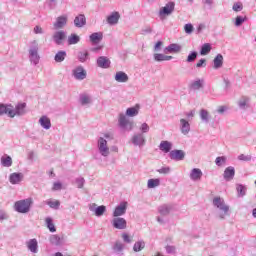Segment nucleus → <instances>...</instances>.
I'll return each instance as SVG.
<instances>
[{
    "instance_id": "49530a36",
    "label": "nucleus",
    "mask_w": 256,
    "mask_h": 256,
    "mask_svg": "<svg viewBox=\"0 0 256 256\" xmlns=\"http://www.w3.org/2000/svg\"><path fill=\"white\" fill-rule=\"evenodd\" d=\"M198 55H199V54L197 53V51H192V52H190L189 55H188V57H187V59H186V62H187V63H193V62H195V60L197 59Z\"/></svg>"
},
{
    "instance_id": "37998d69",
    "label": "nucleus",
    "mask_w": 256,
    "mask_h": 256,
    "mask_svg": "<svg viewBox=\"0 0 256 256\" xmlns=\"http://www.w3.org/2000/svg\"><path fill=\"white\" fill-rule=\"evenodd\" d=\"M143 249H145V241L143 240L137 241L133 246L135 253H139V251H143Z\"/></svg>"
},
{
    "instance_id": "bb28decb",
    "label": "nucleus",
    "mask_w": 256,
    "mask_h": 256,
    "mask_svg": "<svg viewBox=\"0 0 256 256\" xmlns=\"http://www.w3.org/2000/svg\"><path fill=\"white\" fill-rule=\"evenodd\" d=\"M203 177V172L199 168H194L190 172L191 181H199Z\"/></svg>"
},
{
    "instance_id": "9b49d317",
    "label": "nucleus",
    "mask_w": 256,
    "mask_h": 256,
    "mask_svg": "<svg viewBox=\"0 0 256 256\" xmlns=\"http://www.w3.org/2000/svg\"><path fill=\"white\" fill-rule=\"evenodd\" d=\"M52 39L56 45H63L64 39H67V32L63 30L56 31L53 34Z\"/></svg>"
},
{
    "instance_id": "20e7f679",
    "label": "nucleus",
    "mask_w": 256,
    "mask_h": 256,
    "mask_svg": "<svg viewBox=\"0 0 256 256\" xmlns=\"http://www.w3.org/2000/svg\"><path fill=\"white\" fill-rule=\"evenodd\" d=\"M33 204V200L31 198H27L24 200H19L15 202L14 208L17 213H29L31 211V205Z\"/></svg>"
},
{
    "instance_id": "cd10ccee",
    "label": "nucleus",
    "mask_w": 256,
    "mask_h": 256,
    "mask_svg": "<svg viewBox=\"0 0 256 256\" xmlns=\"http://www.w3.org/2000/svg\"><path fill=\"white\" fill-rule=\"evenodd\" d=\"M103 40V33L101 32H94L90 35V41L92 45H98Z\"/></svg>"
},
{
    "instance_id": "e2e57ef3",
    "label": "nucleus",
    "mask_w": 256,
    "mask_h": 256,
    "mask_svg": "<svg viewBox=\"0 0 256 256\" xmlns=\"http://www.w3.org/2000/svg\"><path fill=\"white\" fill-rule=\"evenodd\" d=\"M228 109L229 108L227 106H219L216 111L219 115H223Z\"/></svg>"
},
{
    "instance_id": "bf43d9fd",
    "label": "nucleus",
    "mask_w": 256,
    "mask_h": 256,
    "mask_svg": "<svg viewBox=\"0 0 256 256\" xmlns=\"http://www.w3.org/2000/svg\"><path fill=\"white\" fill-rule=\"evenodd\" d=\"M63 189V184L61 182H54L52 186V191H61Z\"/></svg>"
},
{
    "instance_id": "f03ea898",
    "label": "nucleus",
    "mask_w": 256,
    "mask_h": 256,
    "mask_svg": "<svg viewBox=\"0 0 256 256\" xmlns=\"http://www.w3.org/2000/svg\"><path fill=\"white\" fill-rule=\"evenodd\" d=\"M212 205L215 209L219 211L218 217L220 219H225V217L229 216V205L225 203V199L221 196H216L212 200Z\"/></svg>"
},
{
    "instance_id": "13d9d810",
    "label": "nucleus",
    "mask_w": 256,
    "mask_h": 256,
    "mask_svg": "<svg viewBox=\"0 0 256 256\" xmlns=\"http://www.w3.org/2000/svg\"><path fill=\"white\" fill-rule=\"evenodd\" d=\"M244 21H246V18H243L242 16H237L235 20V26L241 27L243 25Z\"/></svg>"
},
{
    "instance_id": "774afa93",
    "label": "nucleus",
    "mask_w": 256,
    "mask_h": 256,
    "mask_svg": "<svg viewBox=\"0 0 256 256\" xmlns=\"http://www.w3.org/2000/svg\"><path fill=\"white\" fill-rule=\"evenodd\" d=\"M163 45L162 41H158L154 46V51H159L161 49V46Z\"/></svg>"
},
{
    "instance_id": "7ed1b4c3",
    "label": "nucleus",
    "mask_w": 256,
    "mask_h": 256,
    "mask_svg": "<svg viewBox=\"0 0 256 256\" xmlns=\"http://www.w3.org/2000/svg\"><path fill=\"white\" fill-rule=\"evenodd\" d=\"M29 61L32 65H39L41 61V56L39 55V44L37 41H33L29 49Z\"/></svg>"
},
{
    "instance_id": "ea45409f",
    "label": "nucleus",
    "mask_w": 256,
    "mask_h": 256,
    "mask_svg": "<svg viewBox=\"0 0 256 256\" xmlns=\"http://www.w3.org/2000/svg\"><path fill=\"white\" fill-rule=\"evenodd\" d=\"M171 59H173V56H167L165 54H154V60L157 62H161V61H171Z\"/></svg>"
},
{
    "instance_id": "3c124183",
    "label": "nucleus",
    "mask_w": 256,
    "mask_h": 256,
    "mask_svg": "<svg viewBox=\"0 0 256 256\" xmlns=\"http://www.w3.org/2000/svg\"><path fill=\"white\" fill-rule=\"evenodd\" d=\"M139 131H141L140 133H142V135H145V133H149V131H150L149 124H147L145 122L142 123L139 128Z\"/></svg>"
},
{
    "instance_id": "f8f14e48",
    "label": "nucleus",
    "mask_w": 256,
    "mask_h": 256,
    "mask_svg": "<svg viewBox=\"0 0 256 256\" xmlns=\"http://www.w3.org/2000/svg\"><path fill=\"white\" fill-rule=\"evenodd\" d=\"M127 213V202H121L115 207L113 217H123Z\"/></svg>"
},
{
    "instance_id": "680f3d73",
    "label": "nucleus",
    "mask_w": 256,
    "mask_h": 256,
    "mask_svg": "<svg viewBox=\"0 0 256 256\" xmlns=\"http://www.w3.org/2000/svg\"><path fill=\"white\" fill-rule=\"evenodd\" d=\"M206 66H207V60H205V58H201L196 64L197 69H201V67H206Z\"/></svg>"
},
{
    "instance_id": "5fc2aeb1",
    "label": "nucleus",
    "mask_w": 256,
    "mask_h": 256,
    "mask_svg": "<svg viewBox=\"0 0 256 256\" xmlns=\"http://www.w3.org/2000/svg\"><path fill=\"white\" fill-rule=\"evenodd\" d=\"M113 249H114L115 253H121V251H123V243L116 242L113 246Z\"/></svg>"
},
{
    "instance_id": "39448f33",
    "label": "nucleus",
    "mask_w": 256,
    "mask_h": 256,
    "mask_svg": "<svg viewBox=\"0 0 256 256\" xmlns=\"http://www.w3.org/2000/svg\"><path fill=\"white\" fill-rule=\"evenodd\" d=\"M98 151L102 157H109V146H107V140L103 137L98 139Z\"/></svg>"
},
{
    "instance_id": "0eeeda50",
    "label": "nucleus",
    "mask_w": 256,
    "mask_h": 256,
    "mask_svg": "<svg viewBox=\"0 0 256 256\" xmlns=\"http://www.w3.org/2000/svg\"><path fill=\"white\" fill-rule=\"evenodd\" d=\"M175 11V2H168L159 11V17H167Z\"/></svg>"
},
{
    "instance_id": "e433bc0d",
    "label": "nucleus",
    "mask_w": 256,
    "mask_h": 256,
    "mask_svg": "<svg viewBox=\"0 0 256 256\" xmlns=\"http://www.w3.org/2000/svg\"><path fill=\"white\" fill-rule=\"evenodd\" d=\"M168 53H179L181 51V46L179 44H170L165 48Z\"/></svg>"
},
{
    "instance_id": "f3484780",
    "label": "nucleus",
    "mask_w": 256,
    "mask_h": 256,
    "mask_svg": "<svg viewBox=\"0 0 256 256\" xmlns=\"http://www.w3.org/2000/svg\"><path fill=\"white\" fill-rule=\"evenodd\" d=\"M26 107L27 103H19L18 105H16V107H13L14 117L16 115H18L19 117L25 115V113H27V111L25 110Z\"/></svg>"
},
{
    "instance_id": "603ef678",
    "label": "nucleus",
    "mask_w": 256,
    "mask_h": 256,
    "mask_svg": "<svg viewBox=\"0 0 256 256\" xmlns=\"http://www.w3.org/2000/svg\"><path fill=\"white\" fill-rule=\"evenodd\" d=\"M232 9L236 13H239V11H243V3H241V2L234 3L233 6H232Z\"/></svg>"
},
{
    "instance_id": "6e6552de",
    "label": "nucleus",
    "mask_w": 256,
    "mask_h": 256,
    "mask_svg": "<svg viewBox=\"0 0 256 256\" xmlns=\"http://www.w3.org/2000/svg\"><path fill=\"white\" fill-rule=\"evenodd\" d=\"M132 143L135 147H144L147 140L145 139V135L143 133H136L131 138Z\"/></svg>"
},
{
    "instance_id": "a19ab883",
    "label": "nucleus",
    "mask_w": 256,
    "mask_h": 256,
    "mask_svg": "<svg viewBox=\"0 0 256 256\" xmlns=\"http://www.w3.org/2000/svg\"><path fill=\"white\" fill-rule=\"evenodd\" d=\"M50 243L59 247L60 245H63V238L58 235H52L50 236Z\"/></svg>"
},
{
    "instance_id": "7c9ffc66",
    "label": "nucleus",
    "mask_w": 256,
    "mask_h": 256,
    "mask_svg": "<svg viewBox=\"0 0 256 256\" xmlns=\"http://www.w3.org/2000/svg\"><path fill=\"white\" fill-rule=\"evenodd\" d=\"M77 59L80 63H87L89 61V51L83 50L78 52Z\"/></svg>"
},
{
    "instance_id": "a878e982",
    "label": "nucleus",
    "mask_w": 256,
    "mask_h": 256,
    "mask_svg": "<svg viewBox=\"0 0 256 256\" xmlns=\"http://www.w3.org/2000/svg\"><path fill=\"white\" fill-rule=\"evenodd\" d=\"M86 23H87V18H85V15L83 14L76 16L74 19L75 27H78V28L85 27Z\"/></svg>"
},
{
    "instance_id": "c03bdc74",
    "label": "nucleus",
    "mask_w": 256,
    "mask_h": 256,
    "mask_svg": "<svg viewBox=\"0 0 256 256\" xmlns=\"http://www.w3.org/2000/svg\"><path fill=\"white\" fill-rule=\"evenodd\" d=\"M46 205H48L50 209H59L61 202H59V200H47Z\"/></svg>"
},
{
    "instance_id": "6ab92c4d",
    "label": "nucleus",
    "mask_w": 256,
    "mask_h": 256,
    "mask_svg": "<svg viewBox=\"0 0 256 256\" xmlns=\"http://www.w3.org/2000/svg\"><path fill=\"white\" fill-rule=\"evenodd\" d=\"M171 211H173V204H163L158 207V212L163 217H167V215H169V213H171Z\"/></svg>"
},
{
    "instance_id": "2eb2a0df",
    "label": "nucleus",
    "mask_w": 256,
    "mask_h": 256,
    "mask_svg": "<svg viewBox=\"0 0 256 256\" xmlns=\"http://www.w3.org/2000/svg\"><path fill=\"white\" fill-rule=\"evenodd\" d=\"M23 173L21 172H14L12 174H10L9 176V182L11 183V185H19V183H21V181H23Z\"/></svg>"
},
{
    "instance_id": "aec40b11",
    "label": "nucleus",
    "mask_w": 256,
    "mask_h": 256,
    "mask_svg": "<svg viewBox=\"0 0 256 256\" xmlns=\"http://www.w3.org/2000/svg\"><path fill=\"white\" fill-rule=\"evenodd\" d=\"M223 177L225 181H233L235 178V167L229 166L224 170Z\"/></svg>"
},
{
    "instance_id": "4468645a",
    "label": "nucleus",
    "mask_w": 256,
    "mask_h": 256,
    "mask_svg": "<svg viewBox=\"0 0 256 256\" xmlns=\"http://www.w3.org/2000/svg\"><path fill=\"white\" fill-rule=\"evenodd\" d=\"M96 63L100 69H109V67H111V60H109L107 56L98 57Z\"/></svg>"
},
{
    "instance_id": "5701e85b",
    "label": "nucleus",
    "mask_w": 256,
    "mask_h": 256,
    "mask_svg": "<svg viewBox=\"0 0 256 256\" xmlns=\"http://www.w3.org/2000/svg\"><path fill=\"white\" fill-rule=\"evenodd\" d=\"M119 19H121L119 12H113L107 17V23L108 25H117L119 23Z\"/></svg>"
},
{
    "instance_id": "f257e3e1",
    "label": "nucleus",
    "mask_w": 256,
    "mask_h": 256,
    "mask_svg": "<svg viewBox=\"0 0 256 256\" xmlns=\"http://www.w3.org/2000/svg\"><path fill=\"white\" fill-rule=\"evenodd\" d=\"M139 115V105L135 107L127 108L126 115L123 113L119 114L118 125L123 131H133L134 122L129 120L127 117H137Z\"/></svg>"
},
{
    "instance_id": "1a4fd4ad",
    "label": "nucleus",
    "mask_w": 256,
    "mask_h": 256,
    "mask_svg": "<svg viewBox=\"0 0 256 256\" xmlns=\"http://www.w3.org/2000/svg\"><path fill=\"white\" fill-rule=\"evenodd\" d=\"M3 115H8V117H15V113H13V105L0 103V117Z\"/></svg>"
},
{
    "instance_id": "a18cd8bd",
    "label": "nucleus",
    "mask_w": 256,
    "mask_h": 256,
    "mask_svg": "<svg viewBox=\"0 0 256 256\" xmlns=\"http://www.w3.org/2000/svg\"><path fill=\"white\" fill-rule=\"evenodd\" d=\"M46 225L50 233H55V231H57V228H55V224H53V219H51L50 217L46 218Z\"/></svg>"
},
{
    "instance_id": "338daca9",
    "label": "nucleus",
    "mask_w": 256,
    "mask_h": 256,
    "mask_svg": "<svg viewBox=\"0 0 256 256\" xmlns=\"http://www.w3.org/2000/svg\"><path fill=\"white\" fill-rule=\"evenodd\" d=\"M9 219V216L5 212H0V221H5Z\"/></svg>"
},
{
    "instance_id": "052dcab7",
    "label": "nucleus",
    "mask_w": 256,
    "mask_h": 256,
    "mask_svg": "<svg viewBox=\"0 0 256 256\" xmlns=\"http://www.w3.org/2000/svg\"><path fill=\"white\" fill-rule=\"evenodd\" d=\"M184 31L188 35H191V33H193V24H191V23L185 24Z\"/></svg>"
},
{
    "instance_id": "69168bd1",
    "label": "nucleus",
    "mask_w": 256,
    "mask_h": 256,
    "mask_svg": "<svg viewBox=\"0 0 256 256\" xmlns=\"http://www.w3.org/2000/svg\"><path fill=\"white\" fill-rule=\"evenodd\" d=\"M34 33L36 35H43V28H41V26H35L34 27Z\"/></svg>"
},
{
    "instance_id": "473e14b6",
    "label": "nucleus",
    "mask_w": 256,
    "mask_h": 256,
    "mask_svg": "<svg viewBox=\"0 0 256 256\" xmlns=\"http://www.w3.org/2000/svg\"><path fill=\"white\" fill-rule=\"evenodd\" d=\"M237 197H245L247 195V186L236 184Z\"/></svg>"
},
{
    "instance_id": "9d476101",
    "label": "nucleus",
    "mask_w": 256,
    "mask_h": 256,
    "mask_svg": "<svg viewBox=\"0 0 256 256\" xmlns=\"http://www.w3.org/2000/svg\"><path fill=\"white\" fill-rule=\"evenodd\" d=\"M111 224L114 227V229H127V220H125V218L114 217V219H112Z\"/></svg>"
},
{
    "instance_id": "0e129e2a",
    "label": "nucleus",
    "mask_w": 256,
    "mask_h": 256,
    "mask_svg": "<svg viewBox=\"0 0 256 256\" xmlns=\"http://www.w3.org/2000/svg\"><path fill=\"white\" fill-rule=\"evenodd\" d=\"M176 248L175 246H166V253H169L170 255L175 254Z\"/></svg>"
},
{
    "instance_id": "393cba45",
    "label": "nucleus",
    "mask_w": 256,
    "mask_h": 256,
    "mask_svg": "<svg viewBox=\"0 0 256 256\" xmlns=\"http://www.w3.org/2000/svg\"><path fill=\"white\" fill-rule=\"evenodd\" d=\"M114 79L117 81V83H127V81H129V76L127 73L119 71L115 74Z\"/></svg>"
},
{
    "instance_id": "c756f323",
    "label": "nucleus",
    "mask_w": 256,
    "mask_h": 256,
    "mask_svg": "<svg viewBox=\"0 0 256 256\" xmlns=\"http://www.w3.org/2000/svg\"><path fill=\"white\" fill-rule=\"evenodd\" d=\"M39 124L43 129L49 130L51 129V119L47 116H42L39 119Z\"/></svg>"
},
{
    "instance_id": "4c0bfd02",
    "label": "nucleus",
    "mask_w": 256,
    "mask_h": 256,
    "mask_svg": "<svg viewBox=\"0 0 256 256\" xmlns=\"http://www.w3.org/2000/svg\"><path fill=\"white\" fill-rule=\"evenodd\" d=\"M200 119L203 123H209V120L211 119V115H209V111L205 109L200 110Z\"/></svg>"
},
{
    "instance_id": "09e8293b",
    "label": "nucleus",
    "mask_w": 256,
    "mask_h": 256,
    "mask_svg": "<svg viewBox=\"0 0 256 256\" xmlns=\"http://www.w3.org/2000/svg\"><path fill=\"white\" fill-rule=\"evenodd\" d=\"M226 162H227V158L225 156H219L215 160V163L218 167L225 165Z\"/></svg>"
},
{
    "instance_id": "b1692460",
    "label": "nucleus",
    "mask_w": 256,
    "mask_h": 256,
    "mask_svg": "<svg viewBox=\"0 0 256 256\" xmlns=\"http://www.w3.org/2000/svg\"><path fill=\"white\" fill-rule=\"evenodd\" d=\"M159 149L160 151H163V153H171V149H173V144L167 140L161 141Z\"/></svg>"
},
{
    "instance_id": "c9c22d12",
    "label": "nucleus",
    "mask_w": 256,
    "mask_h": 256,
    "mask_svg": "<svg viewBox=\"0 0 256 256\" xmlns=\"http://www.w3.org/2000/svg\"><path fill=\"white\" fill-rule=\"evenodd\" d=\"M161 185V180L159 178L149 179L147 183L148 189H155V187H159Z\"/></svg>"
},
{
    "instance_id": "a211bd4d",
    "label": "nucleus",
    "mask_w": 256,
    "mask_h": 256,
    "mask_svg": "<svg viewBox=\"0 0 256 256\" xmlns=\"http://www.w3.org/2000/svg\"><path fill=\"white\" fill-rule=\"evenodd\" d=\"M90 211H93L96 217H102V215L107 211V207L105 205H101L97 207V204H93L89 207Z\"/></svg>"
},
{
    "instance_id": "8fccbe9b",
    "label": "nucleus",
    "mask_w": 256,
    "mask_h": 256,
    "mask_svg": "<svg viewBox=\"0 0 256 256\" xmlns=\"http://www.w3.org/2000/svg\"><path fill=\"white\" fill-rule=\"evenodd\" d=\"M248 102H249L248 97H242L238 102V105H239L240 109H245V107H247Z\"/></svg>"
},
{
    "instance_id": "79ce46f5",
    "label": "nucleus",
    "mask_w": 256,
    "mask_h": 256,
    "mask_svg": "<svg viewBox=\"0 0 256 256\" xmlns=\"http://www.w3.org/2000/svg\"><path fill=\"white\" fill-rule=\"evenodd\" d=\"M81 41V38L77 34H71L68 37V45H77Z\"/></svg>"
},
{
    "instance_id": "72a5a7b5",
    "label": "nucleus",
    "mask_w": 256,
    "mask_h": 256,
    "mask_svg": "<svg viewBox=\"0 0 256 256\" xmlns=\"http://www.w3.org/2000/svg\"><path fill=\"white\" fill-rule=\"evenodd\" d=\"M214 63V69H221L223 67V55L217 54L216 57L213 60Z\"/></svg>"
},
{
    "instance_id": "c85d7f7f",
    "label": "nucleus",
    "mask_w": 256,
    "mask_h": 256,
    "mask_svg": "<svg viewBox=\"0 0 256 256\" xmlns=\"http://www.w3.org/2000/svg\"><path fill=\"white\" fill-rule=\"evenodd\" d=\"M67 25V17L66 16H60L56 19V22L54 23L55 29H63Z\"/></svg>"
},
{
    "instance_id": "de8ad7c7",
    "label": "nucleus",
    "mask_w": 256,
    "mask_h": 256,
    "mask_svg": "<svg viewBox=\"0 0 256 256\" xmlns=\"http://www.w3.org/2000/svg\"><path fill=\"white\" fill-rule=\"evenodd\" d=\"M80 103L81 105H89L91 103V98L87 94L80 95Z\"/></svg>"
},
{
    "instance_id": "dca6fc26",
    "label": "nucleus",
    "mask_w": 256,
    "mask_h": 256,
    "mask_svg": "<svg viewBox=\"0 0 256 256\" xmlns=\"http://www.w3.org/2000/svg\"><path fill=\"white\" fill-rule=\"evenodd\" d=\"M203 85H205L204 79H196L189 84V89L191 91H199V89H203Z\"/></svg>"
},
{
    "instance_id": "ddd939ff",
    "label": "nucleus",
    "mask_w": 256,
    "mask_h": 256,
    "mask_svg": "<svg viewBox=\"0 0 256 256\" xmlns=\"http://www.w3.org/2000/svg\"><path fill=\"white\" fill-rule=\"evenodd\" d=\"M169 158L172 161H183V159H185V151H183V150H172L169 153Z\"/></svg>"
},
{
    "instance_id": "412c9836",
    "label": "nucleus",
    "mask_w": 256,
    "mask_h": 256,
    "mask_svg": "<svg viewBox=\"0 0 256 256\" xmlns=\"http://www.w3.org/2000/svg\"><path fill=\"white\" fill-rule=\"evenodd\" d=\"M180 131L183 135H189V131H191V124L189 121L185 119H180Z\"/></svg>"
},
{
    "instance_id": "2f4dec72",
    "label": "nucleus",
    "mask_w": 256,
    "mask_h": 256,
    "mask_svg": "<svg viewBox=\"0 0 256 256\" xmlns=\"http://www.w3.org/2000/svg\"><path fill=\"white\" fill-rule=\"evenodd\" d=\"M67 57V52L66 51H58L55 56H54V61L56 63H63L65 61V58Z\"/></svg>"
},
{
    "instance_id": "4be33fe9",
    "label": "nucleus",
    "mask_w": 256,
    "mask_h": 256,
    "mask_svg": "<svg viewBox=\"0 0 256 256\" xmlns=\"http://www.w3.org/2000/svg\"><path fill=\"white\" fill-rule=\"evenodd\" d=\"M27 248L29 249V251H31V253H38L39 252V243L37 242V239H35V238L30 239L27 242Z\"/></svg>"
},
{
    "instance_id": "f704fd0d",
    "label": "nucleus",
    "mask_w": 256,
    "mask_h": 256,
    "mask_svg": "<svg viewBox=\"0 0 256 256\" xmlns=\"http://www.w3.org/2000/svg\"><path fill=\"white\" fill-rule=\"evenodd\" d=\"M1 165L2 167H11V165H13V158H11L9 155L2 156Z\"/></svg>"
},
{
    "instance_id": "58836bf2",
    "label": "nucleus",
    "mask_w": 256,
    "mask_h": 256,
    "mask_svg": "<svg viewBox=\"0 0 256 256\" xmlns=\"http://www.w3.org/2000/svg\"><path fill=\"white\" fill-rule=\"evenodd\" d=\"M211 44L210 43H205L201 46L200 49V55L205 56V55H209L211 53Z\"/></svg>"
},
{
    "instance_id": "423d86ee",
    "label": "nucleus",
    "mask_w": 256,
    "mask_h": 256,
    "mask_svg": "<svg viewBox=\"0 0 256 256\" xmlns=\"http://www.w3.org/2000/svg\"><path fill=\"white\" fill-rule=\"evenodd\" d=\"M72 75L76 81H83L87 79V71L83 66H77L74 70H72Z\"/></svg>"
},
{
    "instance_id": "6e6d98bb",
    "label": "nucleus",
    "mask_w": 256,
    "mask_h": 256,
    "mask_svg": "<svg viewBox=\"0 0 256 256\" xmlns=\"http://www.w3.org/2000/svg\"><path fill=\"white\" fill-rule=\"evenodd\" d=\"M76 185L78 189H83V186L85 185V178L83 177L76 178Z\"/></svg>"
},
{
    "instance_id": "4d7b16f0",
    "label": "nucleus",
    "mask_w": 256,
    "mask_h": 256,
    "mask_svg": "<svg viewBox=\"0 0 256 256\" xmlns=\"http://www.w3.org/2000/svg\"><path fill=\"white\" fill-rule=\"evenodd\" d=\"M157 173H160L162 175H169V173H171V168L170 167H162L157 170Z\"/></svg>"
},
{
    "instance_id": "864d4df0",
    "label": "nucleus",
    "mask_w": 256,
    "mask_h": 256,
    "mask_svg": "<svg viewBox=\"0 0 256 256\" xmlns=\"http://www.w3.org/2000/svg\"><path fill=\"white\" fill-rule=\"evenodd\" d=\"M251 159H253V157L251 155L240 154L238 156V161H244L246 163L251 161Z\"/></svg>"
}]
</instances>
